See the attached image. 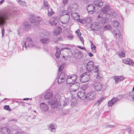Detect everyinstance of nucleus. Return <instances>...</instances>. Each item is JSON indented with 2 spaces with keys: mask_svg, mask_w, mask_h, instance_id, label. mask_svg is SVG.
<instances>
[{
  "mask_svg": "<svg viewBox=\"0 0 134 134\" xmlns=\"http://www.w3.org/2000/svg\"><path fill=\"white\" fill-rule=\"evenodd\" d=\"M110 9V7L107 5L102 8V12L97 16L98 20L101 19L99 21L100 23L104 24L106 22L110 16V14L107 13Z\"/></svg>",
  "mask_w": 134,
  "mask_h": 134,
  "instance_id": "nucleus-1",
  "label": "nucleus"
},
{
  "mask_svg": "<svg viewBox=\"0 0 134 134\" xmlns=\"http://www.w3.org/2000/svg\"><path fill=\"white\" fill-rule=\"evenodd\" d=\"M31 18L30 21L31 25L35 26L39 24L42 20V19L39 16L34 15L32 14L30 15Z\"/></svg>",
  "mask_w": 134,
  "mask_h": 134,
  "instance_id": "nucleus-2",
  "label": "nucleus"
},
{
  "mask_svg": "<svg viewBox=\"0 0 134 134\" xmlns=\"http://www.w3.org/2000/svg\"><path fill=\"white\" fill-rule=\"evenodd\" d=\"M9 16V13L6 11L0 13V25L4 24L5 20L8 19Z\"/></svg>",
  "mask_w": 134,
  "mask_h": 134,
  "instance_id": "nucleus-3",
  "label": "nucleus"
},
{
  "mask_svg": "<svg viewBox=\"0 0 134 134\" xmlns=\"http://www.w3.org/2000/svg\"><path fill=\"white\" fill-rule=\"evenodd\" d=\"M57 98H60V95L58 93L57 94L55 95L54 97H53L50 100L48 101V103L50 105H54V107L56 108L57 107L58 104L57 100Z\"/></svg>",
  "mask_w": 134,
  "mask_h": 134,
  "instance_id": "nucleus-4",
  "label": "nucleus"
},
{
  "mask_svg": "<svg viewBox=\"0 0 134 134\" xmlns=\"http://www.w3.org/2000/svg\"><path fill=\"white\" fill-rule=\"evenodd\" d=\"M90 77V73L87 72H84L80 76V80L82 82H86L89 80Z\"/></svg>",
  "mask_w": 134,
  "mask_h": 134,
  "instance_id": "nucleus-5",
  "label": "nucleus"
},
{
  "mask_svg": "<svg viewBox=\"0 0 134 134\" xmlns=\"http://www.w3.org/2000/svg\"><path fill=\"white\" fill-rule=\"evenodd\" d=\"M77 77V76L74 75L67 76L66 79V83L68 84L74 83L76 80Z\"/></svg>",
  "mask_w": 134,
  "mask_h": 134,
  "instance_id": "nucleus-6",
  "label": "nucleus"
},
{
  "mask_svg": "<svg viewBox=\"0 0 134 134\" xmlns=\"http://www.w3.org/2000/svg\"><path fill=\"white\" fill-rule=\"evenodd\" d=\"M103 85L102 83L99 82H96L93 85V88L96 91H101Z\"/></svg>",
  "mask_w": 134,
  "mask_h": 134,
  "instance_id": "nucleus-7",
  "label": "nucleus"
},
{
  "mask_svg": "<svg viewBox=\"0 0 134 134\" xmlns=\"http://www.w3.org/2000/svg\"><path fill=\"white\" fill-rule=\"evenodd\" d=\"M66 77V75L64 72H61L58 79V83L60 84L64 82L65 79V77Z\"/></svg>",
  "mask_w": 134,
  "mask_h": 134,
  "instance_id": "nucleus-8",
  "label": "nucleus"
},
{
  "mask_svg": "<svg viewBox=\"0 0 134 134\" xmlns=\"http://www.w3.org/2000/svg\"><path fill=\"white\" fill-rule=\"evenodd\" d=\"M86 70L88 71H91L94 69V65L93 62L92 61H89L86 65Z\"/></svg>",
  "mask_w": 134,
  "mask_h": 134,
  "instance_id": "nucleus-9",
  "label": "nucleus"
},
{
  "mask_svg": "<svg viewBox=\"0 0 134 134\" xmlns=\"http://www.w3.org/2000/svg\"><path fill=\"white\" fill-rule=\"evenodd\" d=\"M59 19L57 17H52L49 21V23L52 26H56L57 25Z\"/></svg>",
  "mask_w": 134,
  "mask_h": 134,
  "instance_id": "nucleus-10",
  "label": "nucleus"
},
{
  "mask_svg": "<svg viewBox=\"0 0 134 134\" xmlns=\"http://www.w3.org/2000/svg\"><path fill=\"white\" fill-rule=\"evenodd\" d=\"M70 19V16L68 14L63 15L62 18L60 21L63 24H66L69 22Z\"/></svg>",
  "mask_w": 134,
  "mask_h": 134,
  "instance_id": "nucleus-11",
  "label": "nucleus"
},
{
  "mask_svg": "<svg viewBox=\"0 0 134 134\" xmlns=\"http://www.w3.org/2000/svg\"><path fill=\"white\" fill-rule=\"evenodd\" d=\"M96 96V93L95 91H93L87 93L86 97L90 100L94 99Z\"/></svg>",
  "mask_w": 134,
  "mask_h": 134,
  "instance_id": "nucleus-12",
  "label": "nucleus"
},
{
  "mask_svg": "<svg viewBox=\"0 0 134 134\" xmlns=\"http://www.w3.org/2000/svg\"><path fill=\"white\" fill-rule=\"evenodd\" d=\"M77 96L82 100L84 99L86 97L85 91L82 90L79 92L77 93Z\"/></svg>",
  "mask_w": 134,
  "mask_h": 134,
  "instance_id": "nucleus-13",
  "label": "nucleus"
},
{
  "mask_svg": "<svg viewBox=\"0 0 134 134\" xmlns=\"http://www.w3.org/2000/svg\"><path fill=\"white\" fill-rule=\"evenodd\" d=\"M80 86L79 83L78 82L74 83H72L71 88L70 89V91L71 92H75L79 88Z\"/></svg>",
  "mask_w": 134,
  "mask_h": 134,
  "instance_id": "nucleus-14",
  "label": "nucleus"
},
{
  "mask_svg": "<svg viewBox=\"0 0 134 134\" xmlns=\"http://www.w3.org/2000/svg\"><path fill=\"white\" fill-rule=\"evenodd\" d=\"M87 9L88 13L92 14L95 11V8L93 5L92 4L88 5L87 7Z\"/></svg>",
  "mask_w": 134,
  "mask_h": 134,
  "instance_id": "nucleus-15",
  "label": "nucleus"
},
{
  "mask_svg": "<svg viewBox=\"0 0 134 134\" xmlns=\"http://www.w3.org/2000/svg\"><path fill=\"white\" fill-rule=\"evenodd\" d=\"M40 107L41 110L44 111H46L49 109L48 106L44 102H42L40 104Z\"/></svg>",
  "mask_w": 134,
  "mask_h": 134,
  "instance_id": "nucleus-16",
  "label": "nucleus"
},
{
  "mask_svg": "<svg viewBox=\"0 0 134 134\" xmlns=\"http://www.w3.org/2000/svg\"><path fill=\"white\" fill-rule=\"evenodd\" d=\"M123 62L126 64L134 66V63L132 60L129 58L125 59L122 60Z\"/></svg>",
  "mask_w": 134,
  "mask_h": 134,
  "instance_id": "nucleus-17",
  "label": "nucleus"
},
{
  "mask_svg": "<svg viewBox=\"0 0 134 134\" xmlns=\"http://www.w3.org/2000/svg\"><path fill=\"white\" fill-rule=\"evenodd\" d=\"M10 130L7 127L0 129V134H9Z\"/></svg>",
  "mask_w": 134,
  "mask_h": 134,
  "instance_id": "nucleus-18",
  "label": "nucleus"
},
{
  "mask_svg": "<svg viewBox=\"0 0 134 134\" xmlns=\"http://www.w3.org/2000/svg\"><path fill=\"white\" fill-rule=\"evenodd\" d=\"M113 78L116 84L120 81H123L125 79V78L122 76H115Z\"/></svg>",
  "mask_w": 134,
  "mask_h": 134,
  "instance_id": "nucleus-19",
  "label": "nucleus"
},
{
  "mask_svg": "<svg viewBox=\"0 0 134 134\" xmlns=\"http://www.w3.org/2000/svg\"><path fill=\"white\" fill-rule=\"evenodd\" d=\"M49 34L48 32L44 31L40 33V36L42 38L47 37L49 36Z\"/></svg>",
  "mask_w": 134,
  "mask_h": 134,
  "instance_id": "nucleus-20",
  "label": "nucleus"
},
{
  "mask_svg": "<svg viewBox=\"0 0 134 134\" xmlns=\"http://www.w3.org/2000/svg\"><path fill=\"white\" fill-rule=\"evenodd\" d=\"M62 29L60 27H57L54 31L53 33L54 35H56L60 34L62 31Z\"/></svg>",
  "mask_w": 134,
  "mask_h": 134,
  "instance_id": "nucleus-21",
  "label": "nucleus"
},
{
  "mask_svg": "<svg viewBox=\"0 0 134 134\" xmlns=\"http://www.w3.org/2000/svg\"><path fill=\"white\" fill-rule=\"evenodd\" d=\"M23 29L25 31L28 30L31 27L29 23L27 22H25L23 24Z\"/></svg>",
  "mask_w": 134,
  "mask_h": 134,
  "instance_id": "nucleus-22",
  "label": "nucleus"
},
{
  "mask_svg": "<svg viewBox=\"0 0 134 134\" xmlns=\"http://www.w3.org/2000/svg\"><path fill=\"white\" fill-rule=\"evenodd\" d=\"M40 41L44 44H47L49 42V40L47 37L42 38L40 39Z\"/></svg>",
  "mask_w": 134,
  "mask_h": 134,
  "instance_id": "nucleus-23",
  "label": "nucleus"
},
{
  "mask_svg": "<svg viewBox=\"0 0 134 134\" xmlns=\"http://www.w3.org/2000/svg\"><path fill=\"white\" fill-rule=\"evenodd\" d=\"M53 94L51 93H47L44 96L45 99H49L51 98H52Z\"/></svg>",
  "mask_w": 134,
  "mask_h": 134,
  "instance_id": "nucleus-24",
  "label": "nucleus"
},
{
  "mask_svg": "<svg viewBox=\"0 0 134 134\" xmlns=\"http://www.w3.org/2000/svg\"><path fill=\"white\" fill-rule=\"evenodd\" d=\"M94 4L96 6L100 7L103 5V2L100 1H97L94 2Z\"/></svg>",
  "mask_w": 134,
  "mask_h": 134,
  "instance_id": "nucleus-25",
  "label": "nucleus"
},
{
  "mask_svg": "<svg viewBox=\"0 0 134 134\" xmlns=\"http://www.w3.org/2000/svg\"><path fill=\"white\" fill-rule=\"evenodd\" d=\"M83 55V54L82 53L79 51H78L75 54V56L78 58H81Z\"/></svg>",
  "mask_w": 134,
  "mask_h": 134,
  "instance_id": "nucleus-26",
  "label": "nucleus"
},
{
  "mask_svg": "<svg viewBox=\"0 0 134 134\" xmlns=\"http://www.w3.org/2000/svg\"><path fill=\"white\" fill-rule=\"evenodd\" d=\"M114 33L115 35L114 37H115V36L119 38L120 37L121 40H122L121 37V34L120 32V31L119 30H115L114 31Z\"/></svg>",
  "mask_w": 134,
  "mask_h": 134,
  "instance_id": "nucleus-27",
  "label": "nucleus"
},
{
  "mask_svg": "<svg viewBox=\"0 0 134 134\" xmlns=\"http://www.w3.org/2000/svg\"><path fill=\"white\" fill-rule=\"evenodd\" d=\"M99 25V23L97 22H95L92 23V25L90 26V28H91L92 30L94 31L95 30L94 27H97Z\"/></svg>",
  "mask_w": 134,
  "mask_h": 134,
  "instance_id": "nucleus-28",
  "label": "nucleus"
},
{
  "mask_svg": "<svg viewBox=\"0 0 134 134\" xmlns=\"http://www.w3.org/2000/svg\"><path fill=\"white\" fill-rule=\"evenodd\" d=\"M47 9L48 10V15L49 16H51L54 13L52 9L50 7Z\"/></svg>",
  "mask_w": 134,
  "mask_h": 134,
  "instance_id": "nucleus-29",
  "label": "nucleus"
},
{
  "mask_svg": "<svg viewBox=\"0 0 134 134\" xmlns=\"http://www.w3.org/2000/svg\"><path fill=\"white\" fill-rule=\"evenodd\" d=\"M56 53L55 54V56L57 58H58L60 56V49L57 47H56Z\"/></svg>",
  "mask_w": 134,
  "mask_h": 134,
  "instance_id": "nucleus-30",
  "label": "nucleus"
},
{
  "mask_svg": "<svg viewBox=\"0 0 134 134\" xmlns=\"http://www.w3.org/2000/svg\"><path fill=\"white\" fill-rule=\"evenodd\" d=\"M49 128L50 130L53 132H55L56 130L54 125L53 124H51L49 126Z\"/></svg>",
  "mask_w": 134,
  "mask_h": 134,
  "instance_id": "nucleus-31",
  "label": "nucleus"
},
{
  "mask_svg": "<svg viewBox=\"0 0 134 134\" xmlns=\"http://www.w3.org/2000/svg\"><path fill=\"white\" fill-rule=\"evenodd\" d=\"M28 46L29 47H34L38 49L40 48V47L38 46H36L34 43H31L28 44Z\"/></svg>",
  "mask_w": 134,
  "mask_h": 134,
  "instance_id": "nucleus-32",
  "label": "nucleus"
},
{
  "mask_svg": "<svg viewBox=\"0 0 134 134\" xmlns=\"http://www.w3.org/2000/svg\"><path fill=\"white\" fill-rule=\"evenodd\" d=\"M78 6L77 4L76 3H74L70 5L71 8L74 10H76Z\"/></svg>",
  "mask_w": 134,
  "mask_h": 134,
  "instance_id": "nucleus-33",
  "label": "nucleus"
},
{
  "mask_svg": "<svg viewBox=\"0 0 134 134\" xmlns=\"http://www.w3.org/2000/svg\"><path fill=\"white\" fill-rule=\"evenodd\" d=\"M119 25V23L116 20H115L113 21V25L115 28L118 27Z\"/></svg>",
  "mask_w": 134,
  "mask_h": 134,
  "instance_id": "nucleus-34",
  "label": "nucleus"
},
{
  "mask_svg": "<svg viewBox=\"0 0 134 134\" xmlns=\"http://www.w3.org/2000/svg\"><path fill=\"white\" fill-rule=\"evenodd\" d=\"M43 4L44 6V8L46 9H47L50 7V6L48 5V2L46 1H43Z\"/></svg>",
  "mask_w": 134,
  "mask_h": 134,
  "instance_id": "nucleus-35",
  "label": "nucleus"
},
{
  "mask_svg": "<svg viewBox=\"0 0 134 134\" xmlns=\"http://www.w3.org/2000/svg\"><path fill=\"white\" fill-rule=\"evenodd\" d=\"M18 3L21 6H25L26 5V2L25 1L21 0H18Z\"/></svg>",
  "mask_w": 134,
  "mask_h": 134,
  "instance_id": "nucleus-36",
  "label": "nucleus"
},
{
  "mask_svg": "<svg viewBox=\"0 0 134 134\" xmlns=\"http://www.w3.org/2000/svg\"><path fill=\"white\" fill-rule=\"evenodd\" d=\"M129 97L130 98H132L134 101V92H130L128 95Z\"/></svg>",
  "mask_w": 134,
  "mask_h": 134,
  "instance_id": "nucleus-37",
  "label": "nucleus"
},
{
  "mask_svg": "<svg viewBox=\"0 0 134 134\" xmlns=\"http://www.w3.org/2000/svg\"><path fill=\"white\" fill-rule=\"evenodd\" d=\"M63 40V38L61 37H60L59 38H55L54 39L53 41L57 43L58 41H61Z\"/></svg>",
  "mask_w": 134,
  "mask_h": 134,
  "instance_id": "nucleus-38",
  "label": "nucleus"
},
{
  "mask_svg": "<svg viewBox=\"0 0 134 134\" xmlns=\"http://www.w3.org/2000/svg\"><path fill=\"white\" fill-rule=\"evenodd\" d=\"M119 56L121 58L124 57L125 56V54L122 51L120 52L118 54Z\"/></svg>",
  "mask_w": 134,
  "mask_h": 134,
  "instance_id": "nucleus-39",
  "label": "nucleus"
},
{
  "mask_svg": "<svg viewBox=\"0 0 134 134\" xmlns=\"http://www.w3.org/2000/svg\"><path fill=\"white\" fill-rule=\"evenodd\" d=\"M26 42H22V44H23V48H22V50H24V47L26 49H27V46L26 45Z\"/></svg>",
  "mask_w": 134,
  "mask_h": 134,
  "instance_id": "nucleus-40",
  "label": "nucleus"
},
{
  "mask_svg": "<svg viewBox=\"0 0 134 134\" xmlns=\"http://www.w3.org/2000/svg\"><path fill=\"white\" fill-rule=\"evenodd\" d=\"M111 28V26L109 25H108L105 26L104 28V30H109Z\"/></svg>",
  "mask_w": 134,
  "mask_h": 134,
  "instance_id": "nucleus-41",
  "label": "nucleus"
},
{
  "mask_svg": "<svg viewBox=\"0 0 134 134\" xmlns=\"http://www.w3.org/2000/svg\"><path fill=\"white\" fill-rule=\"evenodd\" d=\"M114 104L111 99L108 102V106L109 107L113 105Z\"/></svg>",
  "mask_w": 134,
  "mask_h": 134,
  "instance_id": "nucleus-42",
  "label": "nucleus"
},
{
  "mask_svg": "<svg viewBox=\"0 0 134 134\" xmlns=\"http://www.w3.org/2000/svg\"><path fill=\"white\" fill-rule=\"evenodd\" d=\"M111 100H112L114 104H115L118 100L119 99L117 98H113L111 99Z\"/></svg>",
  "mask_w": 134,
  "mask_h": 134,
  "instance_id": "nucleus-43",
  "label": "nucleus"
},
{
  "mask_svg": "<svg viewBox=\"0 0 134 134\" xmlns=\"http://www.w3.org/2000/svg\"><path fill=\"white\" fill-rule=\"evenodd\" d=\"M69 100H66L65 101H64L63 102V105L64 106H65L66 105H67L69 103Z\"/></svg>",
  "mask_w": 134,
  "mask_h": 134,
  "instance_id": "nucleus-44",
  "label": "nucleus"
},
{
  "mask_svg": "<svg viewBox=\"0 0 134 134\" xmlns=\"http://www.w3.org/2000/svg\"><path fill=\"white\" fill-rule=\"evenodd\" d=\"M4 109L8 111H10L11 110V109L9 108V105H5L4 107Z\"/></svg>",
  "mask_w": 134,
  "mask_h": 134,
  "instance_id": "nucleus-45",
  "label": "nucleus"
},
{
  "mask_svg": "<svg viewBox=\"0 0 134 134\" xmlns=\"http://www.w3.org/2000/svg\"><path fill=\"white\" fill-rule=\"evenodd\" d=\"M64 68V65H61L58 68V70L59 72L61 71Z\"/></svg>",
  "mask_w": 134,
  "mask_h": 134,
  "instance_id": "nucleus-46",
  "label": "nucleus"
},
{
  "mask_svg": "<svg viewBox=\"0 0 134 134\" xmlns=\"http://www.w3.org/2000/svg\"><path fill=\"white\" fill-rule=\"evenodd\" d=\"M115 126H116L115 125H106V127L107 128H114Z\"/></svg>",
  "mask_w": 134,
  "mask_h": 134,
  "instance_id": "nucleus-47",
  "label": "nucleus"
},
{
  "mask_svg": "<svg viewBox=\"0 0 134 134\" xmlns=\"http://www.w3.org/2000/svg\"><path fill=\"white\" fill-rule=\"evenodd\" d=\"M75 13L76 14V15L74 17V19L77 20H79L80 15L77 14H76V13Z\"/></svg>",
  "mask_w": 134,
  "mask_h": 134,
  "instance_id": "nucleus-48",
  "label": "nucleus"
},
{
  "mask_svg": "<svg viewBox=\"0 0 134 134\" xmlns=\"http://www.w3.org/2000/svg\"><path fill=\"white\" fill-rule=\"evenodd\" d=\"M26 43L27 42H31L32 41V40L30 37H28L26 38Z\"/></svg>",
  "mask_w": 134,
  "mask_h": 134,
  "instance_id": "nucleus-49",
  "label": "nucleus"
},
{
  "mask_svg": "<svg viewBox=\"0 0 134 134\" xmlns=\"http://www.w3.org/2000/svg\"><path fill=\"white\" fill-rule=\"evenodd\" d=\"M102 75L101 74L98 73L97 75V78L98 79H99L102 78Z\"/></svg>",
  "mask_w": 134,
  "mask_h": 134,
  "instance_id": "nucleus-50",
  "label": "nucleus"
},
{
  "mask_svg": "<svg viewBox=\"0 0 134 134\" xmlns=\"http://www.w3.org/2000/svg\"><path fill=\"white\" fill-rule=\"evenodd\" d=\"M79 38L80 41H81L82 43L83 44L84 43V41L83 40V38L82 37H79Z\"/></svg>",
  "mask_w": 134,
  "mask_h": 134,
  "instance_id": "nucleus-51",
  "label": "nucleus"
},
{
  "mask_svg": "<svg viewBox=\"0 0 134 134\" xmlns=\"http://www.w3.org/2000/svg\"><path fill=\"white\" fill-rule=\"evenodd\" d=\"M2 37H3L4 36V30L3 28L2 29Z\"/></svg>",
  "mask_w": 134,
  "mask_h": 134,
  "instance_id": "nucleus-52",
  "label": "nucleus"
},
{
  "mask_svg": "<svg viewBox=\"0 0 134 134\" xmlns=\"http://www.w3.org/2000/svg\"><path fill=\"white\" fill-rule=\"evenodd\" d=\"M79 32L80 31L79 30H76V33L79 36H80L81 35V34Z\"/></svg>",
  "mask_w": 134,
  "mask_h": 134,
  "instance_id": "nucleus-53",
  "label": "nucleus"
},
{
  "mask_svg": "<svg viewBox=\"0 0 134 134\" xmlns=\"http://www.w3.org/2000/svg\"><path fill=\"white\" fill-rule=\"evenodd\" d=\"M68 0H63V2L64 5L66 4L68 1Z\"/></svg>",
  "mask_w": 134,
  "mask_h": 134,
  "instance_id": "nucleus-54",
  "label": "nucleus"
},
{
  "mask_svg": "<svg viewBox=\"0 0 134 134\" xmlns=\"http://www.w3.org/2000/svg\"><path fill=\"white\" fill-rule=\"evenodd\" d=\"M96 48H93V47H92V48H91L92 51L93 52L96 53Z\"/></svg>",
  "mask_w": 134,
  "mask_h": 134,
  "instance_id": "nucleus-55",
  "label": "nucleus"
},
{
  "mask_svg": "<svg viewBox=\"0 0 134 134\" xmlns=\"http://www.w3.org/2000/svg\"><path fill=\"white\" fill-rule=\"evenodd\" d=\"M101 103L99 100H98L96 103L94 104L99 105Z\"/></svg>",
  "mask_w": 134,
  "mask_h": 134,
  "instance_id": "nucleus-56",
  "label": "nucleus"
},
{
  "mask_svg": "<svg viewBox=\"0 0 134 134\" xmlns=\"http://www.w3.org/2000/svg\"><path fill=\"white\" fill-rule=\"evenodd\" d=\"M8 121L9 122H11L12 121H15V122H16L17 120L15 119H13L11 120H8Z\"/></svg>",
  "mask_w": 134,
  "mask_h": 134,
  "instance_id": "nucleus-57",
  "label": "nucleus"
},
{
  "mask_svg": "<svg viewBox=\"0 0 134 134\" xmlns=\"http://www.w3.org/2000/svg\"><path fill=\"white\" fill-rule=\"evenodd\" d=\"M90 42L91 44V48H92V47L96 48V47L93 44L92 42L91 41Z\"/></svg>",
  "mask_w": 134,
  "mask_h": 134,
  "instance_id": "nucleus-58",
  "label": "nucleus"
},
{
  "mask_svg": "<svg viewBox=\"0 0 134 134\" xmlns=\"http://www.w3.org/2000/svg\"><path fill=\"white\" fill-rule=\"evenodd\" d=\"M66 49L67 50H69L70 49V48H69L68 47H65L64 48H62L61 49V51H63L64 49Z\"/></svg>",
  "mask_w": 134,
  "mask_h": 134,
  "instance_id": "nucleus-59",
  "label": "nucleus"
},
{
  "mask_svg": "<svg viewBox=\"0 0 134 134\" xmlns=\"http://www.w3.org/2000/svg\"><path fill=\"white\" fill-rule=\"evenodd\" d=\"M96 66V69H95V70H96V71H94V72H98V66Z\"/></svg>",
  "mask_w": 134,
  "mask_h": 134,
  "instance_id": "nucleus-60",
  "label": "nucleus"
},
{
  "mask_svg": "<svg viewBox=\"0 0 134 134\" xmlns=\"http://www.w3.org/2000/svg\"><path fill=\"white\" fill-rule=\"evenodd\" d=\"M78 48H80L81 49H84L85 50H86V48H85V47H81V46H78Z\"/></svg>",
  "mask_w": 134,
  "mask_h": 134,
  "instance_id": "nucleus-61",
  "label": "nucleus"
},
{
  "mask_svg": "<svg viewBox=\"0 0 134 134\" xmlns=\"http://www.w3.org/2000/svg\"><path fill=\"white\" fill-rule=\"evenodd\" d=\"M104 99V98L103 97H102L100 98V99H99L100 101L101 102H102V100H103Z\"/></svg>",
  "mask_w": 134,
  "mask_h": 134,
  "instance_id": "nucleus-62",
  "label": "nucleus"
},
{
  "mask_svg": "<svg viewBox=\"0 0 134 134\" xmlns=\"http://www.w3.org/2000/svg\"><path fill=\"white\" fill-rule=\"evenodd\" d=\"M88 55L90 57H92L93 56V54L91 53H88Z\"/></svg>",
  "mask_w": 134,
  "mask_h": 134,
  "instance_id": "nucleus-63",
  "label": "nucleus"
},
{
  "mask_svg": "<svg viewBox=\"0 0 134 134\" xmlns=\"http://www.w3.org/2000/svg\"><path fill=\"white\" fill-rule=\"evenodd\" d=\"M68 38L69 39H72L73 38V36H68Z\"/></svg>",
  "mask_w": 134,
  "mask_h": 134,
  "instance_id": "nucleus-64",
  "label": "nucleus"
}]
</instances>
